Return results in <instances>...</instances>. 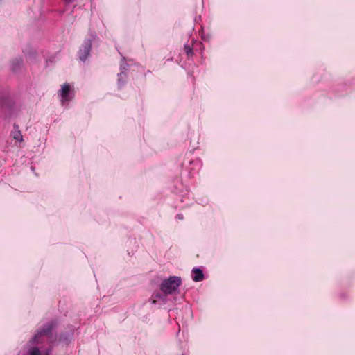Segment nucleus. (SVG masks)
<instances>
[{"mask_svg": "<svg viewBox=\"0 0 355 355\" xmlns=\"http://www.w3.org/2000/svg\"><path fill=\"white\" fill-rule=\"evenodd\" d=\"M127 78V73L126 72H124L123 71H121L118 74V87L119 88H121L122 86L124 85L125 83V80Z\"/></svg>", "mask_w": 355, "mask_h": 355, "instance_id": "nucleus-9", "label": "nucleus"}, {"mask_svg": "<svg viewBox=\"0 0 355 355\" xmlns=\"http://www.w3.org/2000/svg\"><path fill=\"white\" fill-rule=\"evenodd\" d=\"M15 130L11 132L12 137L17 141L22 142L24 141L22 134L20 130H18L17 125H14Z\"/></svg>", "mask_w": 355, "mask_h": 355, "instance_id": "nucleus-8", "label": "nucleus"}, {"mask_svg": "<svg viewBox=\"0 0 355 355\" xmlns=\"http://www.w3.org/2000/svg\"><path fill=\"white\" fill-rule=\"evenodd\" d=\"M128 68V64L125 62H122L120 65V70L121 71H123L124 72H126Z\"/></svg>", "mask_w": 355, "mask_h": 355, "instance_id": "nucleus-11", "label": "nucleus"}, {"mask_svg": "<svg viewBox=\"0 0 355 355\" xmlns=\"http://www.w3.org/2000/svg\"><path fill=\"white\" fill-rule=\"evenodd\" d=\"M73 338V331H70L69 332H66L62 334L60 336L59 341L64 345H67L69 342L72 340Z\"/></svg>", "mask_w": 355, "mask_h": 355, "instance_id": "nucleus-5", "label": "nucleus"}, {"mask_svg": "<svg viewBox=\"0 0 355 355\" xmlns=\"http://www.w3.org/2000/svg\"><path fill=\"white\" fill-rule=\"evenodd\" d=\"M182 284V279L178 276H171L164 279L160 285V289L165 294L173 293Z\"/></svg>", "mask_w": 355, "mask_h": 355, "instance_id": "nucleus-1", "label": "nucleus"}, {"mask_svg": "<svg viewBox=\"0 0 355 355\" xmlns=\"http://www.w3.org/2000/svg\"><path fill=\"white\" fill-rule=\"evenodd\" d=\"M92 49V40L90 39H86L84 40L79 51L78 58L80 61L85 62L86 60L90 55Z\"/></svg>", "mask_w": 355, "mask_h": 355, "instance_id": "nucleus-2", "label": "nucleus"}, {"mask_svg": "<svg viewBox=\"0 0 355 355\" xmlns=\"http://www.w3.org/2000/svg\"><path fill=\"white\" fill-rule=\"evenodd\" d=\"M59 94L61 97V103L63 105L65 104V103L69 102L72 98L71 96V86L67 83H65L62 86L60 90L59 91Z\"/></svg>", "mask_w": 355, "mask_h": 355, "instance_id": "nucleus-3", "label": "nucleus"}, {"mask_svg": "<svg viewBox=\"0 0 355 355\" xmlns=\"http://www.w3.org/2000/svg\"><path fill=\"white\" fill-rule=\"evenodd\" d=\"M168 294H165L164 293H154L151 297V303L153 304H155L159 303V304H165L166 302V296Z\"/></svg>", "mask_w": 355, "mask_h": 355, "instance_id": "nucleus-4", "label": "nucleus"}, {"mask_svg": "<svg viewBox=\"0 0 355 355\" xmlns=\"http://www.w3.org/2000/svg\"><path fill=\"white\" fill-rule=\"evenodd\" d=\"M177 218H178L180 220H182L183 219V215L182 214H178L177 215Z\"/></svg>", "mask_w": 355, "mask_h": 355, "instance_id": "nucleus-12", "label": "nucleus"}, {"mask_svg": "<svg viewBox=\"0 0 355 355\" xmlns=\"http://www.w3.org/2000/svg\"><path fill=\"white\" fill-rule=\"evenodd\" d=\"M192 273L193 274L192 276V279L194 282H200L204 279V274L201 269L198 268H193L192 270Z\"/></svg>", "mask_w": 355, "mask_h": 355, "instance_id": "nucleus-6", "label": "nucleus"}, {"mask_svg": "<svg viewBox=\"0 0 355 355\" xmlns=\"http://www.w3.org/2000/svg\"><path fill=\"white\" fill-rule=\"evenodd\" d=\"M67 3H71L73 0H64Z\"/></svg>", "mask_w": 355, "mask_h": 355, "instance_id": "nucleus-13", "label": "nucleus"}, {"mask_svg": "<svg viewBox=\"0 0 355 355\" xmlns=\"http://www.w3.org/2000/svg\"><path fill=\"white\" fill-rule=\"evenodd\" d=\"M184 50H185V53L186 54L188 55V56H191L193 55V50H192V48L188 45V44H186L184 46Z\"/></svg>", "mask_w": 355, "mask_h": 355, "instance_id": "nucleus-10", "label": "nucleus"}, {"mask_svg": "<svg viewBox=\"0 0 355 355\" xmlns=\"http://www.w3.org/2000/svg\"><path fill=\"white\" fill-rule=\"evenodd\" d=\"M23 62L22 60L19 58H15L11 62V69L13 71H17L21 69L22 66Z\"/></svg>", "mask_w": 355, "mask_h": 355, "instance_id": "nucleus-7", "label": "nucleus"}]
</instances>
